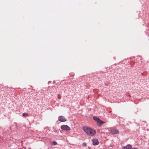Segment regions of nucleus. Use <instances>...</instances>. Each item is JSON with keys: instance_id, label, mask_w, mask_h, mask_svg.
<instances>
[{"instance_id": "obj_2", "label": "nucleus", "mask_w": 149, "mask_h": 149, "mask_svg": "<svg viewBox=\"0 0 149 149\" xmlns=\"http://www.w3.org/2000/svg\"><path fill=\"white\" fill-rule=\"evenodd\" d=\"M61 129L64 131H69L70 130V128L67 125H63L61 126Z\"/></svg>"}, {"instance_id": "obj_10", "label": "nucleus", "mask_w": 149, "mask_h": 149, "mask_svg": "<svg viewBox=\"0 0 149 149\" xmlns=\"http://www.w3.org/2000/svg\"><path fill=\"white\" fill-rule=\"evenodd\" d=\"M57 144V143L55 141H53L52 142V144L53 145H56Z\"/></svg>"}, {"instance_id": "obj_4", "label": "nucleus", "mask_w": 149, "mask_h": 149, "mask_svg": "<svg viewBox=\"0 0 149 149\" xmlns=\"http://www.w3.org/2000/svg\"><path fill=\"white\" fill-rule=\"evenodd\" d=\"M58 120L60 122H65L66 121V119L63 116H60L58 117Z\"/></svg>"}, {"instance_id": "obj_12", "label": "nucleus", "mask_w": 149, "mask_h": 149, "mask_svg": "<svg viewBox=\"0 0 149 149\" xmlns=\"http://www.w3.org/2000/svg\"><path fill=\"white\" fill-rule=\"evenodd\" d=\"M83 145L84 146H86V144L85 143H84Z\"/></svg>"}, {"instance_id": "obj_11", "label": "nucleus", "mask_w": 149, "mask_h": 149, "mask_svg": "<svg viewBox=\"0 0 149 149\" xmlns=\"http://www.w3.org/2000/svg\"><path fill=\"white\" fill-rule=\"evenodd\" d=\"M61 96H60V94H58V98L59 99H61Z\"/></svg>"}, {"instance_id": "obj_3", "label": "nucleus", "mask_w": 149, "mask_h": 149, "mask_svg": "<svg viewBox=\"0 0 149 149\" xmlns=\"http://www.w3.org/2000/svg\"><path fill=\"white\" fill-rule=\"evenodd\" d=\"M119 131L117 129L113 128L110 131V133L112 134H118Z\"/></svg>"}, {"instance_id": "obj_1", "label": "nucleus", "mask_w": 149, "mask_h": 149, "mask_svg": "<svg viewBox=\"0 0 149 149\" xmlns=\"http://www.w3.org/2000/svg\"><path fill=\"white\" fill-rule=\"evenodd\" d=\"M83 129L84 131L89 136H93L96 133V131L95 130L88 127H84L83 128Z\"/></svg>"}, {"instance_id": "obj_6", "label": "nucleus", "mask_w": 149, "mask_h": 149, "mask_svg": "<svg viewBox=\"0 0 149 149\" xmlns=\"http://www.w3.org/2000/svg\"><path fill=\"white\" fill-rule=\"evenodd\" d=\"M132 146L130 144L127 145L126 146L124 147L123 149H132ZM132 149H137L136 148H133Z\"/></svg>"}, {"instance_id": "obj_7", "label": "nucleus", "mask_w": 149, "mask_h": 149, "mask_svg": "<svg viewBox=\"0 0 149 149\" xmlns=\"http://www.w3.org/2000/svg\"><path fill=\"white\" fill-rule=\"evenodd\" d=\"M97 122L98 123H99L100 125L104 123L103 121L100 120V119L98 120H97Z\"/></svg>"}, {"instance_id": "obj_9", "label": "nucleus", "mask_w": 149, "mask_h": 149, "mask_svg": "<svg viewBox=\"0 0 149 149\" xmlns=\"http://www.w3.org/2000/svg\"><path fill=\"white\" fill-rule=\"evenodd\" d=\"M22 115L24 116H26L28 115V114L26 113H23Z\"/></svg>"}, {"instance_id": "obj_8", "label": "nucleus", "mask_w": 149, "mask_h": 149, "mask_svg": "<svg viewBox=\"0 0 149 149\" xmlns=\"http://www.w3.org/2000/svg\"><path fill=\"white\" fill-rule=\"evenodd\" d=\"M93 118L94 120L96 121L97 122L99 119V118L95 117H93Z\"/></svg>"}, {"instance_id": "obj_5", "label": "nucleus", "mask_w": 149, "mask_h": 149, "mask_svg": "<svg viewBox=\"0 0 149 149\" xmlns=\"http://www.w3.org/2000/svg\"><path fill=\"white\" fill-rule=\"evenodd\" d=\"M93 144V145H96L98 144L99 142L97 139H93L92 140Z\"/></svg>"}]
</instances>
